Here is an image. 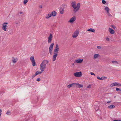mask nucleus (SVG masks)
<instances>
[{"mask_svg":"<svg viewBox=\"0 0 121 121\" xmlns=\"http://www.w3.org/2000/svg\"><path fill=\"white\" fill-rule=\"evenodd\" d=\"M59 50V47L57 44L56 45L55 49L53 52L54 55L53 56L52 60L54 61L56 60V58L58 55V51Z\"/></svg>","mask_w":121,"mask_h":121,"instance_id":"f257e3e1","label":"nucleus"},{"mask_svg":"<svg viewBox=\"0 0 121 121\" xmlns=\"http://www.w3.org/2000/svg\"><path fill=\"white\" fill-rule=\"evenodd\" d=\"M67 7L66 4H63L61 6L60 8V14H63L64 12V9Z\"/></svg>","mask_w":121,"mask_h":121,"instance_id":"f03ea898","label":"nucleus"},{"mask_svg":"<svg viewBox=\"0 0 121 121\" xmlns=\"http://www.w3.org/2000/svg\"><path fill=\"white\" fill-rule=\"evenodd\" d=\"M75 76L76 77H79L82 75V73L81 72H76L74 74Z\"/></svg>","mask_w":121,"mask_h":121,"instance_id":"7ed1b4c3","label":"nucleus"},{"mask_svg":"<svg viewBox=\"0 0 121 121\" xmlns=\"http://www.w3.org/2000/svg\"><path fill=\"white\" fill-rule=\"evenodd\" d=\"M79 31L78 30H77L72 35V37L73 38H76L78 35Z\"/></svg>","mask_w":121,"mask_h":121,"instance_id":"20e7f679","label":"nucleus"},{"mask_svg":"<svg viewBox=\"0 0 121 121\" xmlns=\"http://www.w3.org/2000/svg\"><path fill=\"white\" fill-rule=\"evenodd\" d=\"M71 6L74 9L73 10L75 13L76 3L75 1L72 2L71 3Z\"/></svg>","mask_w":121,"mask_h":121,"instance_id":"39448f33","label":"nucleus"},{"mask_svg":"<svg viewBox=\"0 0 121 121\" xmlns=\"http://www.w3.org/2000/svg\"><path fill=\"white\" fill-rule=\"evenodd\" d=\"M8 23L7 22H4L2 24V29L4 31H6L7 29V24H8Z\"/></svg>","mask_w":121,"mask_h":121,"instance_id":"423d86ee","label":"nucleus"},{"mask_svg":"<svg viewBox=\"0 0 121 121\" xmlns=\"http://www.w3.org/2000/svg\"><path fill=\"white\" fill-rule=\"evenodd\" d=\"M52 38V34H50L49 36L48 37V43H51Z\"/></svg>","mask_w":121,"mask_h":121,"instance_id":"0eeeda50","label":"nucleus"},{"mask_svg":"<svg viewBox=\"0 0 121 121\" xmlns=\"http://www.w3.org/2000/svg\"><path fill=\"white\" fill-rule=\"evenodd\" d=\"M83 60V59H78L75 60L74 61V63H81L82 62Z\"/></svg>","mask_w":121,"mask_h":121,"instance_id":"6e6552de","label":"nucleus"},{"mask_svg":"<svg viewBox=\"0 0 121 121\" xmlns=\"http://www.w3.org/2000/svg\"><path fill=\"white\" fill-rule=\"evenodd\" d=\"M80 3H78L77 4V5L76 6L75 13L77 12L80 8Z\"/></svg>","mask_w":121,"mask_h":121,"instance_id":"1a4fd4ad","label":"nucleus"},{"mask_svg":"<svg viewBox=\"0 0 121 121\" xmlns=\"http://www.w3.org/2000/svg\"><path fill=\"white\" fill-rule=\"evenodd\" d=\"M76 18L75 17V16H73L70 19L69 22L71 23H73L76 20Z\"/></svg>","mask_w":121,"mask_h":121,"instance_id":"9d476101","label":"nucleus"},{"mask_svg":"<svg viewBox=\"0 0 121 121\" xmlns=\"http://www.w3.org/2000/svg\"><path fill=\"white\" fill-rule=\"evenodd\" d=\"M109 31L110 33L112 34H114L115 33V31L112 28H109Z\"/></svg>","mask_w":121,"mask_h":121,"instance_id":"9b49d317","label":"nucleus"},{"mask_svg":"<svg viewBox=\"0 0 121 121\" xmlns=\"http://www.w3.org/2000/svg\"><path fill=\"white\" fill-rule=\"evenodd\" d=\"M75 86L80 88V87H82L83 86L82 84H80L79 83H76Z\"/></svg>","mask_w":121,"mask_h":121,"instance_id":"f8f14e48","label":"nucleus"},{"mask_svg":"<svg viewBox=\"0 0 121 121\" xmlns=\"http://www.w3.org/2000/svg\"><path fill=\"white\" fill-rule=\"evenodd\" d=\"M46 66H44V65H43L42 64L40 65V70H42V71H43L45 69Z\"/></svg>","mask_w":121,"mask_h":121,"instance_id":"ddd939ff","label":"nucleus"},{"mask_svg":"<svg viewBox=\"0 0 121 121\" xmlns=\"http://www.w3.org/2000/svg\"><path fill=\"white\" fill-rule=\"evenodd\" d=\"M75 84L76 83H73L67 85V87L68 88H70V87H72L73 86H75Z\"/></svg>","mask_w":121,"mask_h":121,"instance_id":"4468645a","label":"nucleus"},{"mask_svg":"<svg viewBox=\"0 0 121 121\" xmlns=\"http://www.w3.org/2000/svg\"><path fill=\"white\" fill-rule=\"evenodd\" d=\"M51 16H52L54 17L55 16L56 14V12L55 11H53L52 12V13L50 14Z\"/></svg>","mask_w":121,"mask_h":121,"instance_id":"2eb2a0df","label":"nucleus"},{"mask_svg":"<svg viewBox=\"0 0 121 121\" xmlns=\"http://www.w3.org/2000/svg\"><path fill=\"white\" fill-rule=\"evenodd\" d=\"M18 60V59L17 58H15L14 57H13V59L12 60V62L13 63H16Z\"/></svg>","mask_w":121,"mask_h":121,"instance_id":"dca6fc26","label":"nucleus"},{"mask_svg":"<svg viewBox=\"0 0 121 121\" xmlns=\"http://www.w3.org/2000/svg\"><path fill=\"white\" fill-rule=\"evenodd\" d=\"M100 56L99 54H95L93 56V58L94 59H95L97 58L98 57H99Z\"/></svg>","mask_w":121,"mask_h":121,"instance_id":"f3484780","label":"nucleus"},{"mask_svg":"<svg viewBox=\"0 0 121 121\" xmlns=\"http://www.w3.org/2000/svg\"><path fill=\"white\" fill-rule=\"evenodd\" d=\"M106 78L107 77H102L101 78L99 77H97V79L100 80H103L105 79V78Z\"/></svg>","mask_w":121,"mask_h":121,"instance_id":"a211bd4d","label":"nucleus"},{"mask_svg":"<svg viewBox=\"0 0 121 121\" xmlns=\"http://www.w3.org/2000/svg\"><path fill=\"white\" fill-rule=\"evenodd\" d=\"M89 31L90 32H95V30L94 29H93L92 28H90V29H88L86 31Z\"/></svg>","mask_w":121,"mask_h":121,"instance_id":"6ab92c4d","label":"nucleus"},{"mask_svg":"<svg viewBox=\"0 0 121 121\" xmlns=\"http://www.w3.org/2000/svg\"><path fill=\"white\" fill-rule=\"evenodd\" d=\"M115 107V106L113 105H112L108 106V108H113Z\"/></svg>","mask_w":121,"mask_h":121,"instance_id":"aec40b11","label":"nucleus"},{"mask_svg":"<svg viewBox=\"0 0 121 121\" xmlns=\"http://www.w3.org/2000/svg\"><path fill=\"white\" fill-rule=\"evenodd\" d=\"M30 59L31 62L35 61L34 56H32L30 57Z\"/></svg>","mask_w":121,"mask_h":121,"instance_id":"412c9836","label":"nucleus"},{"mask_svg":"<svg viewBox=\"0 0 121 121\" xmlns=\"http://www.w3.org/2000/svg\"><path fill=\"white\" fill-rule=\"evenodd\" d=\"M51 15L50 14H50H48L46 16V18L48 19L50 17H51Z\"/></svg>","mask_w":121,"mask_h":121,"instance_id":"4be33fe9","label":"nucleus"},{"mask_svg":"<svg viewBox=\"0 0 121 121\" xmlns=\"http://www.w3.org/2000/svg\"><path fill=\"white\" fill-rule=\"evenodd\" d=\"M42 62L46 65L48 62V61L47 60H44Z\"/></svg>","mask_w":121,"mask_h":121,"instance_id":"5701e85b","label":"nucleus"},{"mask_svg":"<svg viewBox=\"0 0 121 121\" xmlns=\"http://www.w3.org/2000/svg\"><path fill=\"white\" fill-rule=\"evenodd\" d=\"M54 45V44L53 43H52L50 45L49 47V49H53V47Z\"/></svg>","mask_w":121,"mask_h":121,"instance_id":"b1692460","label":"nucleus"},{"mask_svg":"<svg viewBox=\"0 0 121 121\" xmlns=\"http://www.w3.org/2000/svg\"><path fill=\"white\" fill-rule=\"evenodd\" d=\"M28 0H24L23 4H26V3L28 2Z\"/></svg>","mask_w":121,"mask_h":121,"instance_id":"393cba45","label":"nucleus"},{"mask_svg":"<svg viewBox=\"0 0 121 121\" xmlns=\"http://www.w3.org/2000/svg\"><path fill=\"white\" fill-rule=\"evenodd\" d=\"M32 65L33 66H35L36 63L35 62V60L34 61H32Z\"/></svg>","mask_w":121,"mask_h":121,"instance_id":"a878e982","label":"nucleus"},{"mask_svg":"<svg viewBox=\"0 0 121 121\" xmlns=\"http://www.w3.org/2000/svg\"><path fill=\"white\" fill-rule=\"evenodd\" d=\"M113 84H114V86H117V85L119 86V85H120V83H118L116 82L114 83H113Z\"/></svg>","mask_w":121,"mask_h":121,"instance_id":"bb28decb","label":"nucleus"},{"mask_svg":"<svg viewBox=\"0 0 121 121\" xmlns=\"http://www.w3.org/2000/svg\"><path fill=\"white\" fill-rule=\"evenodd\" d=\"M6 114L8 115H10L11 114V112L8 111L7 112H6Z\"/></svg>","mask_w":121,"mask_h":121,"instance_id":"cd10ccee","label":"nucleus"},{"mask_svg":"<svg viewBox=\"0 0 121 121\" xmlns=\"http://www.w3.org/2000/svg\"><path fill=\"white\" fill-rule=\"evenodd\" d=\"M109 8L107 6L104 9V10L106 11L109 10Z\"/></svg>","mask_w":121,"mask_h":121,"instance_id":"c85d7f7f","label":"nucleus"},{"mask_svg":"<svg viewBox=\"0 0 121 121\" xmlns=\"http://www.w3.org/2000/svg\"><path fill=\"white\" fill-rule=\"evenodd\" d=\"M53 49H49V52L50 53L51 55H52V52Z\"/></svg>","mask_w":121,"mask_h":121,"instance_id":"c756f323","label":"nucleus"},{"mask_svg":"<svg viewBox=\"0 0 121 121\" xmlns=\"http://www.w3.org/2000/svg\"><path fill=\"white\" fill-rule=\"evenodd\" d=\"M112 62L113 63H116L118 64V62L117 61H112Z\"/></svg>","mask_w":121,"mask_h":121,"instance_id":"7c9ffc66","label":"nucleus"},{"mask_svg":"<svg viewBox=\"0 0 121 121\" xmlns=\"http://www.w3.org/2000/svg\"><path fill=\"white\" fill-rule=\"evenodd\" d=\"M102 3L103 4H105L106 3V1L104 0H103L102 1Z\"/></svg>","mask_w":121,"mask_h":121,"instance_id":"2f4dec72","label":"nucleus"},{"mask_svg":"<svg viewBox=\"0 0 121 121\" xmlns=\"http://www.w3.org/2000/svg\"><path fill=\"white\" fill-rule=\"evenodd\" d=\"M111 26H112V27L114 29H115V28H116V27L115 26H114L113 25H111Z\"/></svg>","mask_w":121,"mask_h":121,"instance_id":"473e14b6","label":"nucleus"},{"mask_svg":"<svg viewBox=\"0 0 121 121\" xmlns=\"http://www.w3.org/2000/svg\"><path fill=\"white\" fill-rule=\"evenodd\" d=\"M40 79L39 78H37L36 79V81L38 82H39L40 81Z\"/></svg>","mask_w":121,"mask_h":121,"instance_id":"72a5a7b5","label":"nucleus"},{"mask_svg":"<svg viewBox=\"0 0 121 121\" xmlns=\"http://www.w3.org/2000/svg\"><path fill=\"white\" fill-rule=\"evenodd\" d=\"M36 75H35V74L33 75L32 76V78L33 79L34 78Z\"/></svg>","mask_w":121,"mask_h":121,"instance_id":"f704fd0d","label":"nucleus"},{"mask_svg":"<svg viewBox=\"0 0 121 121\" xmlns=\"http://www.w3.org/2000/svg\"><path fill=\"white\" fill-rule=\"evenodd\" d=\"M116 91H119L120 90V89H119V88H118L117 87L116 88Z\"/></svg>","mask_w":121,"mask_h":121,"instance_id":"c9c22d12","label":"nucleus"},{"mask_svg":"<svg viewBox=\"0 0 121 121\" xmlns=\"http://www.w3.org/2000/svg\"><path fill=\"white\" fill-rule=\"evenodd\" d=\"M35 75L36 76L38 74H39V73H38V71H37L35 73Z\"/></svg>","mask_w":121,"mask_h":121,"instance_id":"e433bc0d","label":"nucleus"},{"mask_svg":"<svg viewBox=\"0 0 121 121\" xmlns=\"http://www.w3.org/2000/svg\"><path fill=\"white\" fill-rule=\"evenodd\" d=\"M106 39L107 41H109V38H108V37H107L106 38Z\"/></svg>","mask_w":121,"mask_h":121,"instance_id":"4c0bfd02","label":"nucleus"},{"mask_svg":"<svg viewBox=\"0 0 121 121\" xmlns=\"http://www.w3.org/2000/svg\"><path fill=\"white\" fill-rule=\"evenodd\" d=\"M97 48L98 49H100L101 48V47L99 46H97Z\"/></svg>","mask_w":121,"mask_h":121,"instance_id":"58836bf2","label":"nucleus"},{"mask_svg":"<svg viewBox=\"0 0 121 121\" xmlns=\"http://www.w3.org/2000/svg\"><path fill=\"white\" fill-rule=\"evenodd\" d=\"M90 73L91 75H95V74L93 72H91Z\"/></svg>","mask_w":121,"mask_h":121,"instance_id":"ea45409f","label":"nucleus"},{"mask_svg":"<svg viewBox=\"0 0 121 121\" xmlns=\"http://www.w3.org/2000/svg\"><path fill=\"white\" fill-rule=\"evenodd\" d=\"M42 64V65H44V66H46V65L45 64H44V63H43V62L41 64Z\"/></svg>","mask_w":121,"mask_h":121,"instance_id":"a19ab883","label":"nucleus"},{"mask_svg":"<svg viewBox=\"0 0 121 121\" xmlns=\"http://www.w3.org/2000/svg\"><path fill=\"white\" fill-rule=\"evenodd\" d=\"M91 85H89L88 86H87V88H90L91 87Z\"/></svg>","mask_w":121,"mask_h":121,"instance_id":"79ce46f5","label":"nucleus"},{"mask_svg":"<svg viewBox=\"0 0 121 121\" xmlns=\"http://www.w3.org/2000/svg\"><path fill=\"white\" fill-rule=\"evenodd\" d=\"M114 86V84H113V83L111 85H110V86L111 87H113V86Z\"/></svg>","mask_w":121,"mask_h":121,"instance_id":"37998d69","label":"nucleus"},{"mask_svg":"<svg viewBox=\"0 0 121 121\" xmlns=\"http://www.w3.org/2000/svg\"><path fill=\"white\" fill-rule=\"evenodd\" d=\"M41 70V71L40 72L38 71L39 74H40L43 71H42V70Z\"/></svg>","mask_w":121,"mask_h":121,"instance_id":"c03bdc74","label":"nucleus"},{"mask_svg":"<svg viewBox=\"0 0 121 121\" xmlns=\"http://www.w3.org/2000/svg\"><path fill=\"white\" fill-rule=\"evenodd\" d=\"M108 14L109 16H112V15L110 13H108Z\"/></svg>","mask_w":121,"mask_h":121,"instance_id":"a18cd8bd","label":"nucleus"},{"mask_svg":"<svg viewBox=\"0 0 121 121\" xmlns=\"http://www.w3.org/2000/svg\"><path fill=\"white\" fill-rule=\"evenodd\" d=\"M113 121H121V120H113Z\"/></svg>","mask_w":121,"mask_h":121,"instance_id":"49530a36","label":"nucleus"},{"mask_svg":"<svg viewBox=\"0 0 121 121\" xmlns=\"http://www.w3.org/2000/svg\"><path fill=\"white\" fill-rule=\"evenodd\" d=\"M111 101H108L107 102V103L108 104L109 103H111Z\"/></svg>","mask_w":121,"mask_h":121,"instance_id":"de8ad7c7","label":"nucleus"},{"mask_svg":"<svg viewBox=\"0 0 121 121\" xmlns=\"http://www.w3.org/2000/svg\"><path fill=\"white\" fill-rule=\"evenodd\" d=\"M39 7L40 8H42V6L41 5H40L39 6Z\"/></svg>","mask_w":121,"mask_h":121,"instance_id":"09e8293b","label":"nucleus"},{"mask_svg":"<svg viewBox=\"0 0 121 121\" xmlns=\"http://www.w3.org/2000/svg\"><path fill=\"white\" fill-rule=\"evenodd\" d=\"M109 10H108L106 11L107 12V13L108 14V13H109Z\"/></svg>","mask_w":121,"mask_h":121,"instance_id":"8fccbe9b","label":"nucleus"},{"mask_svg":"<svg viewBox=\"0 0 121 121\" xmlns=\"http://www.w3.org/2000/svg\"><path fill=\"white\" fill-rule=\"evenodd\" d=\"M22 13H23L22 12H20V14H21Z\"/></svg>","mask_w":121,"mask_h":121,"instance_id":"3c124183","label":"nucleus"},{"mask_svg":"<svg viewBox=\"0 0 121 121\" xmlns=\"http://www.w3.org/2000/svg\"><path fill=\"white\" fill-rule=\"evenodd\" d=\"M2 110L1 109H0V112H2Z\"/></svg>","mask_w":121,"mask_h":121,"instance_id":"603ef678","label":"nucleus"},{"mask_svg":"<svg viewBox=\"0 0 121 121\" xmlns=\"http://www.w3.org/2000/svg\"><path fill=\"white\" fill-rule=\"evenodd\" d=\"M74 121H78V120H74Z\"/></svg>","mask_w":121,"mask_h":121,"instance_id":"864d4df0","label":"nucleus"},{"mask_svg":"<svg viewBox=\"0 0 121 121\" xmlns=\"http://www.w3.org/2000/svg\"><path fill=\"white\" fill-rule=\"evenodd\" d=\"M119 91H121V89H120V90H119Z\"/></svg>","mask_w":121,"mask_h":121,"instance_id":"5fc2aeb1","label":"nucleus"},{"mask_svg":"<svg viewBox=\"0 0 121 121\" xmlns=\"http://www.w3.org/2000/svg\"><path fill=\"white\" fill-rule=\"evenodd\" d=\"M119 86H121V84H120Z\"/></svg>","mask_w":121,"mask_h":121,"instance_id":"6e6d98bb","label":"nucleus"},{"mask_svg":"<svg viewBox=\"0 0 121 121\" xmlns=\"http://www.w3.org/2000/svg\"><path fill=\"white\" fill-rule=\"evenodd\" d=\"M74 65V63H73L72 65Z\"/></svg>","mask_w":121,"mask_h":121,"instance_id":"4d7b16f0","label":"nucleus"},{"mask_svg":"<svg viewBox=\"0 0 121 121\" xmlns=\"http://www.w3.org/2000/svg\"><path fill=\"white\" fill-rule=\"evenodd\" d=\"M44 44L43 43V42L42 43V44Z\"/></svg>","mask_w":121,"mask_h":121,"instance_id":"13d9d810","label":"nucleus"},{"mask_svg":"<svg viewBox=\"0 0 121 121\" xmlns=\"http://www.w3.org/2000/svg\"><path fill=\"white\" fill-rule=\"evenodd\" d=\"M114 98H115L116 97V96H114Z\"/></svg>","mask_w":121,"mask_h":121,"instance_id":"bf43d9fd","label":"nucleus"},{"mask_svg":"<svg viewBox=\"0 0 121 121\" xmlns=\"http://www.w3.org/2000/svg\"><path fill=\"white\" fill-rule=\"evenodd\" d=\"M98 111H99V110H97V112H98Z\"/></svg>","mask_w":121,"mask_h":121,"instance_id":"052dcab7","label":"nucleus"}]
</instances>
